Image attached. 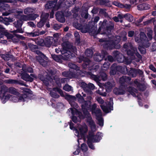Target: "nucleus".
<instances>
[{"mask_svg":"<svg viewBox=\"0 0 156 156\" xmlns=\"http://www.w3.org/2000/svg\"><path fill=\"white\" fill-rule=\"evenodd\" d=\"M86 94L82 92L83 96L81 95L80 92L76 95L79 102L82 104L81 106L83 111V113L85 117H88L89 120V123L91 128L92 132H89V136L87 137V144L89 147L91 149L94 150L95 149L94 146L92 144V143L99 142L101 139L102 136V134L100 132H98L96 135H94V132L96 130L95 124L90 117V115L87 111V109L91 104L90 101L92 99V97L90 95L93 93L91 91L86 92Z\"/></svg>","mask_w":156,"mask_h":156,"instance_id":"nucleus-1","label":"nucleus"},{"mask_svg":"<svg viewBox=\"0 0 156 156\" xmlns=\"http://www.w3.org/2000/svg\"><path fill=\"white\" fill-rule=\"evenodd\" d=\"M62 50H60L62 53V57L63 60H67L73 56V54H71V51H72L74 53L76 52V49L71 47L70 45L67 44L66 42H64L62 44Z\"/></svg>","mask_w":156,"mask_h":156,"instance_id":"nucleus-2","label":"nucleus"},{"mask_svg":"<svg viewBox=\"0 0 156 156\" xmlns=\"http://www.w3.org/2000/svg\"><path fill=\"white\" fill-rule=\"evenodd\" d=\"M70 128L71 129L74 130V133L75 136L78 137V142L79 143V139L82 138L83 135L88 130L87 126L85 124L83 125H78L77 129H75L73 127V123H70Z\"/></svg>","mask_w":156,"mask_h":156,"instance_id":"nucleus-3","label":"nucleus"},{"mask_svg":"<svg viewBox=\"0 0 156 156\" xmlns=\"http://www.w3.org/2000/svg\"><path fill=\"white\" fill-rule=\"evenodd\" d=\"M2 98V102L5 103L6 101L9 99L10 101L14 102H17L20 101H24L27 98V95H23L21 96H15L13 95H6L5 96V94H1L0 98Z\"/></svg>","mask_w":156,"mask_h":156,"instance_id":"nucleus-4","label":"nucleus"},{"mask_svg":"<svg viewBox=\"0 0 156 156\" xmlns=\"http://www.w3.org/2000/svg\"><path fill=\"white\" fill-rule=\"evenodd\" d=\"M120 37L119 36H117L115 37H113L109 39V40H106L105 42L104 47L105 48H109L111 49L114 48L118 49L120 48L119 42L120 41Z\"/></svg>","mask_w":156,"mask_h":156,"instance_id":"nucleus-5","label":"nucleus"},{"mask_svg":"<svg viewBox=\"0 0 156 156\" xmlns=\"http://www.w3.org/2000/svg\"><path fill=\"white\" fill-rule=\"evenodd\" d=\"M70 112L72 115V120L74 122H80V119L83 118L82 116L81 115V114L75 109H73L72 108H70L68 109L67 113L69 114Z\"/></svg>","mask_w":156,"mask_h":156,"instance_id":"nucleus-6","label":"nucleus"},{"mask_svg":"<svg viewBox=\"0 0 156 156\" xmlns=\"http://www.w3.org/2000/svg\"><path fill=\"white\" fill-rule=\"evenodd\" d=\"M37 55L36 56V59L43 66H45L47 64V58L39 51H36Z\"/></svg>","mask_w":156,"mask_h":156,"instance_id":"nucleus-7","label":"nucleus"},{"mask_svg":"<svg viewBox=\"0 0 156 156\" xmlns=\"http://www.w3.org/2000/svg\"><path fill=\"white\" fill-rule=\"evenodd\" d=\"M129 49H130L127 51V53L129 55H136L139 58H141V56L137 52L136 48L134 47L131 44H129L128 45Z\"/></svg>","mask_w":156,"mask_h":156,"instance_id":"nucleus-8","label":"nucleus"},{"mask_svg":"<svg viewBox=\"0 0 156 156\" xmlns=\"http://www.w3.org/2000/svg\"><path fill=\"white\" fill-rule=\"evenodd\" d=\"M135 41L138 43L141 42L143 44V45L145 47H147L150 46V44L148 43L147 45L146 46L144 45L145 43H147L148 40H147V38L144 33L143 32H141L140 34V38L136 37Z\"/></svg>","mask_w":156,"mask_h":156,"instance_id":"nucleus-9","label":"nucleus"},{"mask_svg":"<svg viewBox=\"0 0 156 156\" xmlns=\"http://www.w3.org/2000/svg\"><path fill=\"white\" fill-rule=\"evenodd\" d=\"M57 92L60 94L61 96H64L62 91L60 89L56 88H54L53 90L50 92V94L52 97L54 98H58L59 96L56 93Z\"/></svg>","mask_w":156,"mask_h":156,"instance_id":"nucleus-10","label":"nucleus"},{"mask_svg":"<svg viewBox=\"0 0 156 156\" xmlns=\"http://www.w3.org/2000/svg\"><path fill=\"white\" fill-rule=\"evenodd\" d=\"M16 0H3L0 1V8L2 7L5 10H8L9 6L8 4H5L4 2H15Z\"/></svg>","mask_w":156,"mask_h":156,"instance_id":"nucleus-11","label":"nucleus"},{"mask_svg":"<svg viewBox=\"0 0 156 156\" xmlns=\"http://www.w3.org/2000/svg\"><path fill=\"white\" fill-rule=\"evenodd\" d=\"M54 41L55 42V41L53 37H48L44 41V44L46 47H50Z\"/></svg>","mask_w":156,"mask_h":156,"instance_id":"nucleus-12","label":"nucleus"},{"mask_svg":"<svg viewBox=\"0 0 156 156\" xmlns=\"http://www.w3.org/2000/svg\"><path fill=\"white\" fill-rule=\"evenodd\" d=\"M97 112H98V115L96 113L95 115L97 117L98 123L100 126H103L104 123L103 119L101 117L102 115L101 111L100 110H98Z\"/></svg>","mask_w":156,"mask_h":156,"instance_id":"nucleus-13","label":"nucleus"},{"mask_svg":"<svg viewBox=\"0 0 156 156\" xmlns=\"http://www.w3.org/2000/svg\"><path fill=\"white\" fill-rule=\"evenodd\" d=\"M69 103L71 106L73 108H71L73 109H75L77 110L76 108H77L78 107V106L74 101V100L76 99V98L75 96H69Z\"/></svg>","mask_w":156,"mask_h":156,"instance_id":"nucleus-14","label":"nucleus"},{"mask_svg":"<svg viewBox=\"0 0 156 156\" xmlns=\"http://www.w3.org/2000/svg\"><path fill=\"white\" fill-rule=\"evenodd\" d=\"M38 16V15L36 14L32 16L28 15L27 16L23 15L21 16V18L23 20H34Z\"/></svg>","mask_w":156,"mask_h":156,"instance_id":"nucleus-15","label":"nucleus"},{"mask_svg":"<svg viewBox=\"0 0 156 156\" xmlns=\"http://www.w3.org/2000/svg\"><path fill=\"white\" fill-rule=\"evenodd\" d=\"M21 76L22 78L26 81L32 82L33 80V79L29 75L24 72L21 73Z\"/></svg>","mask_w":156,"mask_h":156,"instance_id":"nucleus-16","label":"nucleus"},{"mask_svg":"<svg viewBox=\"0 0 156 156\" xmlns=\"http://www.w3.org/2000/svg\"><path fill=\"white\" fill-rule=\"evenodd\" d=\"M56 17L57 19L60 22L63 23L65 21V19L62 12H58L56 14Z\"/></svg>","mask_w":156,"mask_h":156,"instance_id":"nucleus-17","label":"nucleus"},{"mask_svg":"<svg viewBox=\"0 0 156 156\" xmlns=\"http://www.w3.org/2000/svg\"><path fill=\"white\" fill-rule=\"evenodd\" d=\"M128 91L133 97L138 96L139 95V93L138 92L137 90L135 88L129 87L128 89Z\"/></svg>","mask_w":156,"mask_h":156,"instance_id":"nucleus-18","label":"nucleus"},{"mask_svg":"<svg viewBox=\"0 0 156 156\" xmlns=\"http://www.w3.org/2000/svg\"><path fill=\"white\" fill-rule=\"evenodd\" d=\"M100 106L103 111L106 113L109 112L111 110H113V107L111 105H108L107 107L101 105Z\"/></svg>","mask_w":156,"mask_h":156,"instance_id":"nucleus-19","label":"nucleus"},{"mask_svg":"<svg viewBox=\"0 0 156 156\" xmlns=\"http://www.w3.org/2000/svg\"><path fill=\"white\" fill-rule=\"evenodd\" d=\"M101 77L102 80L105 81L106 80L107 78V75L104 73H101L100 75V77L99 78L97 77L96 76H94V80L95 81L98 82L100 80V78Z\"/></svg>","mask_w":156,"mask_h":156,"instance_id":"nucleus-20","label":"nucleus"},{"mask_svg":"<svg viewBox=\"0 0 156 156\" xmlns=\"http://www.w3.org/2000/svg\"><path fill=\"white\" fill-rule=\"evenodd\" d=\"M46 86H48L49 83H51L53 81V80L52 78H51L49 76H47L45 79L44 80H42Z\"/></svg>","mask_w":156,"mask_h":156,"instance_id":"nucleus-21","label":"nucleus"},{"mask_svg":"<svg viewBox=\"0 0 156 156\" xmlns=\"http://www.w3.org/2000/svg\"><path fill=\"white\" fill-rule=\"evenodd\" d=\"M56 4L55 1H49L45 5V7L46 9H51L55 7Z\"/></svg>","mask_w":156,"mask_h":156,"instance_id":"nucleus-22","label":"nucleus"},{"mask_svg":"<svg viewBox=\"0 0 156 156\" xmlns=\"http://www.w3.org/2000/svg\"><path fill=\"white\" fill-rule=\"evenodd\" d=\"M106 54L105 53V55H101L100 54H97L94 55V59L95 61L97 62H99L101 61L103 58L105 56V55Z\"/></svg>","mask_w":156,"mask_h":156,"instance_id":"nucleus-23","label":"nucleus"},{"mask_svg":"<svg viewBox=\"0 0 156 156\" xmlns=\"http://www.w3.org/2000/svg\"><path fill=\"white\" fill-rule=\"evenodd\" d=\"M115 57L117 61L119 62H122L125 59L124 56L121 54H117L115 56Z\"/></svg>","mask_w":156,"mask_h":156,"instance_id":"nucleus-24","label":"nucleus"},{"mask_svg":"<svg viewBox=\"0 0 156 156\" xmlns=\"http://www.w3.org/2000/svg\"><path fill=\"white\" fill-rule=\"evenodd\" d=\"M34 11V10L31 8H26L24 11V13L28 15H30L31 14L33 13Z\"/></svg>","mask_w":156,"mask_h":156,"instance_id":"nucleus-25","label":"nucleus"},{"mask_svg":"<svg viewBox=\"0 0 156 156\" xmlns=\"http://www.w3.org/2000/svg\"><path fill=\"white\" fill-rule=\"evenodd\" d=\"M52 58L53 59L59 62H62V55H52Z\"/></svg>","mask_w":156,"mask_h":156,"instance_id":"nucleus-26","label":"nucleus"},{"mask_svg":"<svg viewBox=\"0 0 156 156\" xmlns=\"http://www.w3.org/2000/svg\"><path fill=\"white\" fill-rule=\"evenodd\" d=\"M7 91L16 95H18L19 94V93L17 91L16 89L13 87H10L8 88Z\"/></svg>","mask_w":156,"mask_h":156,"instance_id":"nucleus-27","label":"nucleus"},{"mask_svg":"<svg viewBox=\"0 0 156 156\" xmlns=\"http://www.w3.org/2000/svg\"><path fill=\"white\" fill-rule=\"evenodd\" d=\"M98 85L100 86V88L99 89L98 91H97V93L99 94L104 96H105L106 95V94L105 92L102 93L101 91L103 90V88L102 87V85L100 83H98Z\"/></svg>","mask_w":156,"mask_h":156,"instance_id":"nucleus-28","label":"nucleus"},{"mask_svg":"<svg viewBox=\"0 0 156 156\" xmlns=\"http://www.w3.org/2000/svg\"><path fill=\"white\" fill-rule=\"evenodd\" d=\"M49 15L48 13H42L41 16V19L45 22L49 17Z\"/></svg>","mask_w":156,"mask_h":156,"instance_id":"nucleus-29","label":"nucleus"},{"mask_svg":"<svg viewBox=\"0 0 156 156\" xmlns=\"http://www.w3.org/2000/svg\"><path fill=\"white\" fill-rule=\"evenodd\" d=\"M22 69L24 72L26 73L27 72H29L30 73H31L33 72L32 69L30 67H27L25 65H23Z\"/></svg>","mask_w":156,"mask_h":156,"instance_id":"nucleus-30","label":"nucleus"},{"mask_svg":"<svg viewBox=\"0 0 156 156\" xmlns=\"http://www.w3.org/2000/svg\"><path fill=\"white\" fill-rule=\"evenodd\" d=\"M80 86L86 92L88 90V85L86 83L83 82H81L80 84Z\"/></svg>","mask_w":156,"mask_h":156,"instance_id":"nucleus-31","label":"nucleus"},{"mask_svg":"<svg viewBox=\"0 0 156 156\" xmlns=\"http://www.w3.org/2000/svg\"><path fill=\"white\" fill-rule=\"evenodd\" d=\"M97 107V105L96 104H94L91 106V110L93 114H94L95 115V113L98 115V112H97L98 110H100L99 109H98L95 110Z\"/></svg>","mask_w":156,"mask_h":156,"instance_id":"nucleus-32","label":"nucleus"},{"mask_svg":"<svg viewBox=\"0 0 156 156\" xmlns=\"http://www.w3.org/2000/svg\"><path fill=\"white\" fill-rule=\"evenodd\" d=\"M68 66L70 68L76 70V71L79 69V68L76 65L72 63H69Z\"/></svg>","mask_w":156,"mask_h":156,"instance_id":"nucleus-33","label":"nucleus"},{"mask_svg":"<svg viewBox=\"0 0 156 156\" xmlns=\"http://www.w3.org/2000/svg\"><path fill=\"white\" fill-rule=\"evenodd\" d=\"M124 17L129 21H132L133 20V16L130 14H126L124 15Z\"/></svg>","mask_w":156,"mask_h":156,"instance_id":"nucleus-34","label":"nucleus"},{"mask_svg":"<svg viewBox=\"0 0 156 156\" xmlns=\"http://www.w3.org/2000/svg\"><path fill=\"white\" fill-rule=\"evenodd\" d=\"M85 54L87 56L90 57L92 56L93 53L91 49H87L85 51Z\"/></svg>","mask_w":156,"mask_h":156,"instance_id":"nucleus-35","label":"nucleus"},{"mask_svg":"<svg viewBox=\"0 0 156 156\" xmlns=\"http://www.w3.org/2000/svg\"><path fill=\"white\" fill-rule=\"evenodd\" d=\"M106 88V90L107 91L109 92L111 90L112 86L110 82L107 83L105 86Z\"/></svg>","mask_w":156,"mask_h":156,"instance_id":"nucleus-36","label":"nucleus"},{"mask_svg":"<svg viewBox=\"0 0 156 156\" xmlns=\"http://www.w3.org/2000/svg\"><path fill=\"white\" fill-rule=\"evenodd\" d=\"M129 78L126 76H123L120 79V81L121 83H122L124 82H126L128 80H129Z\"/></svg>","mask_w":156,"mask_h":156,"instance_id":"nucleus-37","label":"nucleus"},{"mask_svg":"<svg viewBox=\"0 0 156 156\" xmlns=\"http://www.w3.org/2000/svg\"><path fill=\"white\" fill-rule=\"evenodd\" d=\"M119 67H117V68L116 67L115 68H114L113 66H112L111 68V70L110 71V74L112 75H115L116 73L117 69Z\"/></svg>","mask_w":156,"mask_h":156,"instance_id":"nucleus-38","label":"nucleus"},{"mask_svg":"<svg viewBox=\"0 0 156 156\" xmlns=\"http://www.w3.org/2000/svg\"><path fill=\"white\" fill-rule=\"evenodd\" d=\"M137 73V71L135 69H131L130 70L131 75H132L133 77H134L136 76Z\"/></svg>","mask_w":156,"mask_h":156,"instance_id":"nucleus-39","label":"nucleus"},{"mask_svg":"<svg viewBox=\"0 0 156 156\" xmlns=\"http://www.w3.org/2000/svg\"><path fill=\"white\" fill-rule=\"evenodd\" d=\"M5 82L6 83L9 84L16 83H17V80L11 79L6 80L5 81Z\"/></svg>","mask_w":156,"mask_h":156,"instance_id":"nucleus-40","label":"nucleus"},{"mask_svg":"<svg viewBox=\"0 0 156 156\" xmlns=\"http://www.w3.org/2000/svg\"><path fill=\"white\" fill-rule=\"evenodd\" d=\"M120 90H121L120 89H118L117 88H115L114 90L113 91L114 93L116 94H124V92H120Z\"/></svg>","mask_w":156,"mask_h":156,"instance_id":"nucleus-41","label":"nucleus"},{"mask_svg":"<svg viewBox=\"0 0 156 156\" xmlns=\"http://www.w3.org/2000/svg\"><path fill=\"white\" fill-rule=\"evenodd\" d=\"M63 88L65 90L68 91H71L73 90L71 87L68 84L66 85L63 87Z\"/></svg>","mask_w":156,"mask_h":156,"instance_id":"nucleus-42","label":"nucleus"},{"mask_svg":"<svg viewBox=\"0 0 156 156\" xmlns=\"http://www.w3.org/2000/svg\"><path fill=\"white\" fill-rule=\"evenodd\" d=\"M81 149L83 152H86L88 150V147L86 144H83L81 146Z\"/></svg>","mask_w":156,"mask_h":156,"instance_id":"nucleus-43","label":"nucleus"},{"mask_svg":"<svg viewBox=\"0 0 156 156\" xmlns=\"http://www.w3.org/2000/svg\"><path fill=\"white\" fill-rule=\"evenodd\" d=\"M109 64L108 62H105L103 64L102 69L104 70H106L109 68Z\"/></svg>","mask_w":156,"mask_h":156,"instance_id":"nucleus-44","label":"nucleus"},{"mask_svg":"<svg viewBox=\"0 0 156 156\" xmlns=\"http://www.w3.org/2000/svg\"><path fill=\"white\" fill-rule=\"evenodd\" d=\"M113 4L121 8H122L124 7V6L122 4L118 2H113Z\"/></svg>","mask_w":156,"mask_h":156,"instance_id":"nucleus-45","label":"nucleus"},{"mask_svg":"<svg viewBox=\"0 0 156 156\" xmlns=\"http://www.w3.org/2000/svg\"><path fill=\"white\" fill-rule=\"evenodd\" d=\"M88 90L87 91H89V90L91 91L90 90H93L94 89L95 87L93 84L91 83H89L88 85Z\"/></svg>","mask_w":156,"mask_h":156,"instance_id":"nucleus-46","label":"nucleus"},{"mask_svg":"<svg viewBox=\"0 0 156 156\" xmlns=\"http://www.w3.org/2000/svg\"><path fill=\"white\" fill-rule=\"evenodd\" d=\"M45 23V22L42 20L41 19L40 21L38 23L37 26L39 27H41L44 26Z\"/></svg>","mask_w":156,"mask_h":156,"instance_id":"nucleus-47","label":"nucleus"},{"mask_svg":"<svg viewBox=\"0 0 156 156\" xmlns=\"http://www.w3.org/2000/svg\"><path fill=\"white\" fill-rule=\"evenodd\" d=\"M0 29L2 30H0V38H1L3 36V32L4 31V28L1 25H0Z\"/></svg>","mask_w":156,"mask_h":156,"instance_id":"nucleus-48","label":"nucleus"},{"mask_svg":"<svg viewBox=\"0 0 156 156\" xmlns=\"http://www.w3.org/2000/svg\"><path fill=\"white\" fill-rule=\"evenodd\" d=\"M12 12L16 13H18V14H20L23 13V10H19L16 9H14L12 10Z\"/></svg>","mask_w":156,"mask_h":156,"instance_id":"nucleus-49","label":"nucleus"},{"mask_svg":"<svg viewBox=\"0 0 156 156\" xmlns=\"http://www.w3.org/2000/svg\"><path fill=\"white\" fill-rule=\"evenodd\" d=\"M15 25H16V26L17 27H20L22 25V22L21 21H17V22H15Z\"/></svg>","mask_w":156,"mask_h":156,"instance_id":"nucleus-50","label":"nucleus"},{"mask_svg":"<svg viewBox=\"0 0 156 156\" xmlns=\"http://www.w3.org/2000/svg\"><path fill=\"white\" fill-rule=\"evenodd\" d=\"M97 101L100 104H102L104 102V101L101 98H98L97 99Z\"/></svg>","mask_w":156,"mask_h":156,"instance_id":"nucleus-51","label":"nucleus"},{"mask_svg":"<svg viewBox=\"0 0 156 156\" xmlns=\"http://www.w3.org/2000/svg\"><path fill=\"white\" fill-rule=\"evenodd\" d=\"M139 49L142 53L144 54L146 53L145 49L144 48L139 47Z\"/></svg>","mask_w":156,"mask_h":156,"instance_id":"nucleus-52","label":"nucleus"},{"mask_svg":"<svg viewBox=\"0 0 156 156\" xmlns=\"http://www.w3.org/2000/svg\"><path fill=\"white\" fill-rule=\"evenodd\" d=\"M142 6H144V9H149V6L148 5H147L146 4H144L142 5H139V6L141 7Z\"/></svg>","mask_w":156,"mask_h":156,"instance_id":"nucleus-53","label":"nucleus"},{"mask_svg":"<svg viewBox=\"0 0 156 156\" xmlns=\"http://www.w3.org/2000/svg\"><path fill=\"white\" fill-rule=\"evenodd\" d=\"M123 35L121 36V38H122V39L123 41H125L126 40V34L125 32H123Z\"/></svg>","mask_w":156,"mask_h":156,"instance_id":"nucleus-54","label":"nucleus"},{"mask_svg":"<svg viewBox=\"0 0 156 156\" xmlns=\"http://www.w3.org/2000/svg\"><path fill=\"white\" fill-rule=\"evenodd\" d=\"M6 36L8 38L11 39L13 37V36L9 33H7L5 34Z\"/></svg>","mask_w":156,"mask_h":156,"instance_id":"nucleus-55","label":"nucleus"},{"mask_svg":"<svg viewBox=\"0 0 156 156\" xmlns=\"http://www.w3.org/2000/svg\"><path fill=\"white\" fill-rule=\"evenodd\" d=\"M134 34V32L133 31H130L128 32V36L129 37H132Z\"/></svg>","mask_w":156,"mask_h":156,"instance_id":"nucleus-56","label":"nucleus"},{"mask_svg":"<svg viewBox=\"0 0 156 156\" xmlns=\"http://www.w3.org/2000/svg\"><path fill=\"white\" fill-rule=\"evenodd\" d=\"M30 34L31 36L33 37H34L37 35H38L39 34V33L38 32H35L33 33H30Z\"/></svg>","mask_w":156,"mask_h":156,"instance_id":"nucleus-57","label":"nucleus"},{"mask_svg":"<svg viewBox=\"0 0 156 156\" xmlns=\"http://www.w3.org/2000/svg\"><path fill=\"white\" fill-rule=\"evenodd\" d=\"M107 21H104L102 23H101V22H100V23H101L102 25L100 27V28H102L103 27L105 26V25H106V23Z\"/></svg>","mask_w":156,"mask_h":156,"instance_id":"nucleus-58","label":"nucleus"},{"mask_svg":"<svg viewBox=\"0 0 156 156\" xmlns=\"http://www.w3.org/2000/svg\"><path fill=\"white\" fill-rule=\"evenodd\" d=\"M108 60L111 62H112L114 60V58L112 57L111 56H108Z\"/></svg>","mask_w":156,"mask_h":156,"instance_id":"nucleus-59","label":"nucleus"},{"mask_svg":"<svg viewBox=\"0 0 156 156\" xmlns=\"http://www.w3.org/2000/svg\"><path fill=\"white\" fill-rule=\"evenodd\" d=\"M22 89H23L25 92L28 93L30 94L31 92V91H30V90L26 88H22Z\"/></svg>","mask_w":156,"mask_h":156,"instance_id":"nucleus-60","label":"nucleus"},{"mask_svg":"<svg viewBox=\"0 0 156 156\" xmlns=\"http://www.w3.org/2000/svg\"><path fill=\"white\" fill-rule=\"evenodd\" d=\"M113 27V25L111 23V25L109 27H107V31H110V30L112 29Z\"/></svg>","mask_w":156,"mask_h":156,"instance_id":"nucleus-61","label":"nucleus"},{"mask_svg":"<svg viewBox=\"0 0 156 156\" xmlns=\"http://www.w3.org/2000/svg\"><path fill=\"white\" fill-rule=\"evenodd\" d=\"M149 68L150 69L153 71L155 72H156V69L154 68V67L152 65H151Z\"/></svg>","mask_w":156,"mask_h":156,"instance_id":"nucleus-62","label":"nucleus"},{"mask_svg":"<svg viewBox=\"0 0 156 156\" xmlns=\"http://www.w3.org/2000/svg\"><path fill=\"white\" fill-rule=\"evenodd\" d=\"M152 32L151 31V32H150L149 34H147L149 40H151L152 38Z\"/></svg>","mask_w":156,"mask_h":156,"instance_id":"nucleus-63","label":"nucleus"},{"mask_svg":"<svg viewBox=\"0 0 156 156\" xmlns=\"http://www.w3.org/2000/svg\"><path fill=\"white\" fill-rule=\"evenodd\" d=\"M28 25L30 27H34L35 26V25L32 22H30L28 23Z\"/></svg>","mask_w":156,"mask_h":156,"instance_id":"nucleus-64","label":"nucleus"}]
</instances>
